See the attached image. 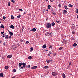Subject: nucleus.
Returning <instances> with one entry per match:
<instances>
[{"label": "nucleus", "mask_w": 78, "mask_h": 78, "mask_svg": "<svg viewBox=\"0 0 78 78\" xmlns=\"http://www.w3.org/2000/svg\"><path fill=\"white\" fill-rule=\"evenodd\" d=\"M51 27V24L50 23H47L46 25V28H50Z\"/></svg>", "instance_id": "f257e3e1"}, {"label": "nucleus", "mask_w": 78, "mask_h": 78, "mask_svg": "<svg viewBox=\"0 0 78 78\" xmlns=\"http://www.w3.org/2000/svg\"><path fill=\"white\" fill-rule=\"evenodd\" d=\"M58 75V73H56L55 72H53L52 73V75L53 76H56Z\"/></svg>", "instance_id": "f03ea898"}, {"label": "nucleus", "mask_w": 78, "mask_h": 78, "mask_svg": "<svg viewBox=\"0 0 78 78\" xmlns=\"http://www.w3.org/2000/svg\"><path fill=\"white\" fill-rule=\"evenodd\" d=\"M12 47L14 50H16V48H17V47H16V45H13Z\"/></svg>", "instance_id": "7ed1b4c3"}, {"label": "nucleus", "mask_w": 78, "mask_h": 78, "mask_svg": "<svg viewBox=\"0 0 78 78\" xmlns=\"http://www.w3.org/2000/svg\"><path fill=\"white\" fill-rule=\"evenodd\" d=\"M9 34L10 35V36H13V35H14V34H13V33L10 31H9Z\"/></svg>", "instance_id": "20e7f679"}, {"label": "nucleus", "mask_w": 78, "mask_h": 78, "mask_svg": "<svg viewBox=\"0 0 78 78\" xmlns=\"http://www.w3.org/2000/svg\"><path fill=\"white\" fill-rule=\"evenodd\" d=\"M12 55H8L7 57V58H11L12 57Z\"/></svg>", "instance_id": "39448f33"}, {"label": "nucleus", "mask_w": 78, "mask_h": 78, "mask_svg": "<svg viewBox=\"0 0 78 78\" xmlns=\"http://www.w3.org/2000/svg\"><path fill=\"white\" fill-rule=\"evenodd\" d=\"M36 31V29L35 28H33V29L30 30V31H33V32Z\"/></svg>", "instance_id": "423d86ee"}, {"label": "nucleus", "mask_w": 78, "mask_h": 78, "mask_svg": "<svg viewBox=\"0 0 78 78\" xmlns=\"http://www.w3.org/2000/svg\"><path fill=\"white\" fill-rule=\"evenodd\" d=\"M22 65L23 66L24 69H25V66H26V63L23 62L22 63Z\"/></svg>", "instance_id": "0eeeda50"}, {"label": "nucleus", "mask_w": 78, "mask_h": 78, "mask_svg": "<svg viewBox=\"0 0 78 78\" xmlns=\"http://www.w3.org/2000/svg\"><path fill=\"white\" fill-rule=\"evenodd\" d=\"M67 10H64L63 11V14H66V13H67Z\"/></svg>", "instance_id": "6e6552de"}, {"label": "nucleus", "mask_w": 78, "mask_h": 78, "mask_svg": "<svg viewBox=\"0 0 78 78\" xmlns=\"http://www.w3.org/2000/svg\"><path fill=\"white\" fill-rule=\"evenodd\" d=\"M10 28H12V29H14V26L12 25H11V26H9Z\"/></svg>", "instance_id": "1a4fd4ad"}, {"label": "nucleus", "mask_w": 78, "mask_h": 78, "mask_svg": "<svg viewBox=\"0 0 78 78\" xmlns=\"http://www.w3.org/2000/svg\"><path fill=\"white\" fill-rule=\"evenodd\" d=\"M46 47H47V45H46V44H45L43 46L42 48H45Z\"/></svg>", "instance_id": "9d476101"}, {"label": "nucleus", "mask_w": 78, "mask_h": 78, "mask_svg": "<svg viewBox=\"0 0 78 78\" xmlns=\"http://www.w3.org/2000/svg\"><path fill=\"white\" fill-rule=\"evenodd\" d=\"M1 28H4V26L3 24H1L0 26Z\"/></svg>", "instance_id": "9b49d317"}, {"label": "nucleus", "mask_w": 78, "mask_h": 78, "mask_svg": "<svg viewBox=\"0 0 78 78\" xmlns=\"http://www.w3.org/2000/svg\"><path fill=\"white\" fill-rule=\"evenodd\" d=\"M22 65V62L20 63L19 64V67H21Z\"/></svg>", "instance_id": "f8f14e48"}, {"label": "nucleus", "mask_w": 78, "mask_h": 78, "mask_svg": "<svg viewBox=\"0 0 78 78\" xmlns=\"http://www.w3.org/2000/svg\"><path fill=\"white\" fill-rule=\"evenodd\" d=\"M8 68H9V67L8 66H6L5 67V69H6V70H8Z\"/></svg>", "instance_id": "ddd939ff"}, {"label": "nucleus", "mask_w": 78, "mask_h": 78, "mask_svg": "<svg viewBox=\"0 0 78 78\" xmlns=\"http://www.w3.org/2000/svg\"><path fill=\"white\" fill-rule=\"evenodd\" d=\"M62 76H63V78H66V75H65V74H64V73H63L62 74Z\"/></svg>", "instance_id": "4468645a"}, {"label": "nucleus", "mask_w": 78, "mask_h": 78, "mask_svg": "<svg viewBox=\"0 0 78 78\" xmlns=\"http://www.w3.org/2000/svg\"><path fill=\"white\" fill-rule=\"evenodd\" d=\"M0 76H1L2 77H3V73H0Z\"/></svg>", "instance_id": "2eb2a0df"}, {"label": "nucleus", "mask_w": 78, "mask_h": 78, "mask_svg": "<svg viewBox=\"0 0 78 78\" xmlns=\"http://www.w3.org/2000/svg\"><path fill=\"white\" fill-rule=\"evenodd\" d=\"M5 38V39H9V37H8V35H6Z\"/></svg>", "instance_id": "dca6fc26"}, {"label": "nucleus", "mask_w": 78, "mask_h": 78, "mask_svg": "<svg viewBox=\"0 0 78 78\" xmlns=\"http://www.w3.org/2000/svg\"><path fill=\"white\" fill-rule=\"evenodd\" d=\"M71 28H75V25L74 24H72V26L71 27Z\"/></svg>", "instance_id": "f3484780"}, {"label": "nucleus", "mask_w": 78, "mask_h": 78, "mask_svg": "<svg viewBox=\"0 0 78 78\" xmlns=\"http://www.w3.org/2000/svg\"><path fill=\"white\" fill-rule=\"evenodd\" d=\"M76 45H77V44L76 43H74L73 44V46H74V47H76Z\"/></svg>", "instance_id": "a211bd4d"}, {"label": "nucleus", "mask_w": 78, "mask_h": 78, "mask_svg": "<svg viewBox=\"0 0 78 78\" xmlns=\"http://www.w3.org/2000/svg\"><path fill=\"white\" fill-rule=\"evenodd\" d=\"M55 25V23L54 22H53L52 23H51V25L52 26H54Z\"/></svg>", "instance_id": "6ab92c4d"}, {"label": "nucleus", "mask_w": 78, "mask_h": 78, "mask_svg": "<svg viewBox=\"0 0 78 78\" xmlns=\"http://www.w3.org/2000/svg\"><path fill=\"white\" fill-rule=\"evenodd\" d=\"M64 7L65 9L66 10L68 9V8H67V7L66 5H65Z\"/></svg>", "instance_id": "aec40b11"}, {"label": "nucleus", "mask_w": 78, "mask_h": 78, "mask_svg": "<svg viewBox=\"0 0 78 78\" xmlns=\"http://www.w3.org/2000/svg\"><path fill=\"white\" fill-rule=\"evenodd\" d=\"M28 59H32V57H31V56H29L28 57Z\"/></svg>", "instance_id": "412c9836"}, {"label": "nucleus", "mask_w": 78, "mask_h": 78, "mask_svg": "<svg viewBox=\"0 0 78 78\" xmlns=\"http://www.w3.org/2000/svg\"><path fill=\"white\" fill-rule=\"evenodd\" d=\"M69 7H72V6H73V5H72L71 4H69Z\"/></svg>", "instance_id": "4be33fe9"}, {"label": "nucleus", "mask_w": 78, "mask_h": 78, "mask_svg": "<svg viewBox=\"0 0 78 78\" xmlns=\"http://www.w3.org/2000/svg\"><path fill=\"white\" fill-rule=\"evenodd\" d=\"M63 48L62 47H61L58 50H62V49Z\"/></svg>", "instance_id": "5701e85b"}, {"label": "nucleus", "mask_w": 78, "mask_h": 78, "mask_svg": "<svg viewBox=\"0 0 78 78\" xmlns=\"http://www.w3.org/2000/svg\"><path fill=\"white\" fill-rule=\"evenodd\" d=\"M11 19H14V16H11Z\"/></svg>", "instance_id": "b1692460"}, {"label": "nucleus", "mask_w": 78, "mask_h": 78, "mask_svg": "<svg viewBox=\"0 0 78 78\" xmlns=\"http://www.w3.org/2000/svg\"><path fill=\"white\" fill-rule=\"evenodd\" d=\"M48 68V66H45L44 67V68L45 69H47V68Z\"/></svg>", "instance_id": "393cba45"}, {"label": "nucleus", "mask_w": 78, "mask_h": 78, "mask_svg": "<svg viewBox=\"0 0 78 78\" xmlns=\"http://www.w3.org/2000/svg\"><path fill=\"white\" fill-rule=\"evenodd\" d=\"M48 9H50V8H51V6H50V5H48Z\"/></svg>", "instance_id": "a878e982"}, {"label": "nucleus", "mask_w": 78, "mask_h": 78, "mask_svg": "<svg viewBox=\"0 0 78 78\" xmlns=\"http://www.w3.org/2000/svg\"><path fill=\"white\" fill-rule=\"evenodd\" d=\"M76 12L77 13V14L78 13V9H77L76 10Z\"/></svg>", "instance_id": "bb28decb"}, {"label": "nucleus", "mask_w": 78, "mask_h": 78, "mask_svg": "<svg viewBox=\"0 0 78 78\" xmlns=\"http://www.w3.org/2000/svg\"><path fill=\"white\" fill-rule=\"evenodd\" d=\"M8 6H11V5H10V2H9L8 4Z\"/></svg>", "instance_id": "cd10ccee"}, {"label": "nucleus", "mask_w": 78, "mask_h": 78, "mask_svg": "<svg viewBox=\"0 0 78 78\" xmlns=\"http://www.w3.org/2000/svg\"><path fill=\"white\" fill-rule=\"evenodd\" d=\"M52 46L51 45H50L49 46V48H51V49H52V48L51 47Z\"/></svg>", "instance_id": "c85d7f7f"}, {"label": "nucleus", "mask_w": 78, "mask_h": 78, "mask_svg": "<svg viewBox=\"0 0 78 78\" xmlns=\"http://www.w3.org/2000/svg\"><path fill=\"white\" fill-rule=\"evenodd\" d=\"M11 2H12L13 3H15V1H14V0H12L11 1Z\"/></svg>", "instance_id": "c756f323"}, {"label": "nucleus", "mask_w": 78, "mask_h": 78, "mask_svg": "<svg viewBox=\"0 0 78 78\" xmlns=\"http://www.w3.org/2000/svg\"><path fill=\"white\" fill-rule=\"evenodd\" d=\"M33 68L34 69H36L37 68V66H35L33 67Z\"/></svg>", "instance_id": "7c9ffc66"}, {"label": "nucleus", "mask_w": 78, "mask_h": 78, "mask_svg": "<svg viewBox=\"0 0 78 78\" xmlns=\"http://www.w3.org/2000/svg\"><path fill=\"white\" fill-rule=\"evenodd\" d=\"M52 13L53 14H54V15H56V12H52Z\"/></svg>", "instance_id": "2f4dec72"}, {"label": "nucleus", "mask_w": 78, "mask_h": 78, "mask_svg": "<svg viewBox=\"0 0 78 78\" xmlns=\"http://www.w3.org/2000/svg\"><path fill=\"white\" fill-rule=\"evenodd\" d=\"M20 17H21V16H20V15L19 16H17V18H20Z\"/></svg>", "instance_id": "473e14b6"}, {"label": "nucleus", "mask_w": 78, "mask_h": 78, "mask_svg": "<svg viewBox=\"0 0 78 78\" xmlns=\"http://www.w3.org/2000/svg\"><path fill=\"white\" fill-rule=\"evenodd\" d=\"M5 36H6V35H5V34H2V37H5Z\"/></svg>", "instance_id": "72a5a7b5"}, {"label": "nucleus", "mask_w": 78, "mask_h": 78, "mask_svg": "<svg viewBox=\"0 0 78 78\" xmlns=\"http://www.w3.org/2000/svg\"><path fill=\"white\" fill-rule=\"evenodd\" d=\"M3 19L4 20H5L6 19V16H3Z\"/></svg>", "instance_id": "f704fd0d"}, {"label": "nucleus", "mask_w": 78, "mask_h": 78, "mask_svg": "<svg viewBox=\"0 0 78 78\" xmlns=\"http://www.w3.org/2000/svg\"><path fill=\"white\" fill-rule=\"evenodd\" d=\"M13 72H16V70L15 69H14L13 70Z\"/></svg>", "instance_id": "c9c22d12"}, {"label": "nucleus", "mask_w": 78, "mask_h": 78, "mask_svg": "<svg viewBox=\"0 0 78 78\" xmlns=\"http://www.w3.org/2000/svg\"><path fill=\"white\" fill-rule=\"evenodd\" d=\"M30 49L31 51H32L33 50V48H31Z\"/></svg>", "instance_id": "e433bc0d"}, {"label": "nucleus", "mask_w": 78, "mask_h": 78, "mask_svg": "<svg viewBox=\"0 0 78 78\" xmlns=\"http://www.w3.org/2000/svg\"><path fill=\"white\" fill-rule=\"evenodd\" d=\"M19 11H23V10H22L21 9H19Z\"/></svg>", "instance_id": "4c0bfd02"}, {"label": "nucleus", "mask_w": 78, "mask_h": 78, "mask_svg": "<svg viewBox=\"0 0 78 78\" xmlns=\"http://www.w3.org/2000/svg\"><path fill=\"white\" fill-rule=\"evenodd\" d=\"M21 68L22 69H23V68H24V67L23 66H21Z\"/></svg>", "instance_id": "58836bf2"}, {"label": "nucleus", "mask_w": 78, "mask_h": 78, "mask_svg": "<svg viewBox=\"0 0 78 78\" xmlns=\"http://www.w3.org/2000/svg\"><path fill=\"white\" fill-rule=\"evenodd\" d=\"M30 67H31V66H30V65H29L27 66V67L28 68H30Z\"/></svg>", "instance_id": "ea45409f"}, {"label": "nucleus", "mask_w": 78, "mask_h": 78, "mask_svg": "<svg viewBox=\"0 0 78 78\" xmlns=\"http://www.w3.org/2000/svg\"><path fill=\"white\" fill-rule=\"evenodd\" d=\"M22 28L23 29H24V28H25V27H24V26H22Z\"/></svg>", "instance_id": "a19ab883"}, {"label": "nucleus", "mask_w": 78, "mask_h": 78, "mask_svg": "<svg viewBox=\"0 0 78 78\" xmlns=\"http://www.w3.org/2000/svg\"><path fill=\"white\" fill-rule=\"evenodd\" d=\"M47 64H48V63H49V62H49V61L48 60V61H47Z\"/></svg>", "instance_id": "79ce46f5"}, {"label": "nucleus", "mask_w": 78, "mask_h": 78, "mask_svg": "<svg viewBox=\"0 0 78 78\" xmlns=\"http://www.w3.org/2000/svg\"><path fill=\"white\" fill-rule=\"evenodd\" d=\"M72 34H75V32L73 31L72 32Z\"/></svg>", "instance_id": "37998d69"}, {"label": "nucleus", "mask_w": 78, "mask_h": 78, "mask_svg": "<svg viewBox=\"0 0 78 78\" xmlns=\"http://www.w3.org/2000/svg\"><path fill=\"white\" fill-rule=\"evenodd\" d=\"M9 39H11V36L10 35V36H9Z\"/></svg>", "instance_id": "c03bdc74"}, {"label": "nucleus", "mask_w": 78, "mask_h": 78, "mask_svg": "<svg viewBox=\"0 0 78 78\" xmlns=\"http://www.w3.org/2000/svg\"><path fill=\"white\" fill-rule=\"evenodd\" d=\"M29 43V42L28 41H26V44H28Z\"/></svg>", "instance_id": "a18cd8bd"}, {"label": "nucleus", "mask_w": 78, "mask_h": 78, "mask_svg": "<svg viewBox=\"0 0 78 78\" xmlns=\"http://www.w3.org/2000/svg\"><path fill=\"white\" fill-rule=\"evenodd\" d=\"M50 2H53V0H50Z\"/></svg>", "instance_id": "49530a36"}, {"label": "nucleus", "mask_w": 78, "mask_h": 78, "mask_svg": "<svg viewBox=\"0 0 78 78\" xmlns=\"http://www.w3.org/2000/svg\"><path fill=\"white\" fill-rule=\"evenodd\" d=\"M20 42H23V41L22 40H21L20 41Z\"/></svg>", "instance_id": "de8ad7c7"}, {"label": "nucleus", "mask_w": 78, "mask_h": 78, "mask_svg": "<svg viewBox=\"0 0 78 78\" xmlns=\"http://www.w3.org/2000/svg\"><path fill=\"white\" fill-rule=\"evenodd\" d=\"M56 22H57V23H59V21H56Z\"/></svg>", "instance_id": "09e8293b"}, {"label": "nucleus", "mask_w": 78, "mask_h": 78, "mask_svg": "<svg viewBox=\"0 0 78 78\" xmlns=\"http://www.w3.org/2000/svg\"><path fill=\"white\" fill-rule=\"evenodd\" d=\"M49 54H51V53H51V51H49Z\"/></svg>", "instance_id": "8fccbe9b"}, {"label": "nucleus", "mask_w": 78, "mask_h": 78, "mask_svg": "<svg viewBox=\"0 0 78 78\" xmlns=\"http://www.w3.org/2000/svg\"><path fill=\"white\" fill-rule=\"evenodd\" d=\"M1 34H3L4 33V32H1Z\"/></svg>", "instance_id": "3c124183"}, {"label": "nucleus", "mask_w": 78, "mask_h": 78, "mask_svg": "<svg viewBox=\"0 0 78 78\" xmlns=\"http://www.w3.org/2000/svg\"><path fill=\"white\" fill-rule=\"evenodd\" d=\"M48 61L49 62H50V61H51V62L53 61L51 60H49Z\"/></svg>", "instance_id": "603ef678"}, {"label": "nucleus", "mask_w": 78, "mask_h": 78, "mask_svg": "<svg viewBox=\"0 0 78 78\" xmlns=\"http://www.w3.org/2000/svg\"><path fill=\"white\" fill-rule=\"evenodd\" d=\"M51 33H50L49 34L50 36H51Z\"/></svg>", "instance_id": "864d4df0"}, {"label": "nucleus", "mask_w": 78, "mask_h": 78, "mask_svg": "<svg viewBox=\"0 0 78 78\" xmlns=\"http://www.w3.org/2000/svg\"><path fill=\"white\" fill-rule=\"evenodd\" d=\"M54 56H56V54H53Z\"/></svg>", "instance_id": "5fc2aeb1"}, {"label": "nucleus", "mask_w": 78, "mask_h": 78, "mask_svg": "<svg viewBox=\"0 0 78 78\" xmlns=\"http://www.w3.org/2000/svg\"><path fill=\"white\" fill-rule=\"evenodd\" d=\"M61 6V5L60 4H59V5H58V6H59V7H60V6Z\"/></svg>", "instance_id": "6e6d98bb"}, {"label": "nucleus", "mask_w": 78, "mask_h": 78, "mask_svg": "<svg viewBox=\"0 0 78 78\" xmlns=\"http://www.w3.org/2000/svg\"><path fill=\"white\" fill-rule=\"evenodd\" d=\"M3 45H5V43H4L3 44Z\"/></svg>", "instance_id": "4d7b16f0"}, {"label": "nucleus", "mask_w": 78, "mask_h": 78, "mask_svg": "<svg viewBox=\"0 0 78 78\" xmlns=\"http://www.w3.org/2000/svg\"><path fill=\"white\" fill-rule=\"evenodd\" d=\"M34 69L33 68V67H31V69Z\"/></svg>", "instance_id": "13d9d810"}, {"label": "nucleus", "mask_w": 78, "mask_h": 78, "mask_svg": "<svg viewBox=\"0 0 78 78\" xmlns=\"http://www.w3.org/2000/svg\"><path fill=\"white\" fill-rule=\"evenodd\" d=\"M48 56H50V54H48Z\"/></svg>", "instance_id": "bf43d9fd"}, {"label": "nucleus", "mask_w": 78, "mask_h": 78, "mask_svg": "<svg viewBox=\"0 0 78 78\" xmlns=\"http://www.w3.org/2000/svg\"><path fill=\"white\" fill-rule=\"evenodd\" d=\"M69 65H71V63H70V62L69 63Z\"/></svg>", "instance_id": "052dcab7"}, {"label": "nucleus", "mask_w": 78, "mask_h": 78, "mask_svg": "<svg viewBox=\"0 0 78 78\" xmlns=\"http://www.w3.org/2000/svg\"><path fill=\"white\" fill-rule=\"evenodd\" d=\"M23 14H26V13L25 12H24Z\"/></svg>", "instance_id": "680f3d73"}, {"label": "nucleus", "mask_w": 78, "mask_h": 78, "mask_svg": "<svg viewBox=\"0 0 78 78\" xmlns=\"http://www.w3.org/2000/svg\"><path fill=\"white\" fill-rule=\"evenodd\" d=\"M48 18L46 19V20H48Z\"/></svg>", "instance_id": "e2e57ef3"}, {"label": "nucleus", "mask_w": 78, "mask_h": 78, "mask_svg": "<svg viewBox=\"0 0 78 78\" xmlns=\"http://www.w3.org/2000/svg\"><path fill=\"white\" fill-rule=\"evenodd\" d=\"M47 34H49V32H47Z\"/></svg>", "instance_id": "0e129e2a"}, {"label": "nucleus", "mask_w": 78, "mask_h": 78, "mask_svg": "<svg viewBox=\"0 0 78 78\" xmlns=\"http://www.w3.org/2000/svg\"><path fill=\"white\" fill-rule=\"evenodd\" d=\"M2 42V41H0V44H1V43Z\"/></svg>", "instance_id": "69168bd1"}, {"label": "nucleus", "mask_w": 78, "mask_h": 78, "mask_svg": "<svg viewBox=\"0 0 78 78\" xmlns=\"http://www.w3.org/2000/svg\"><path fill=\"white\" fill-rule=\"evenodd\" d=\"M77 19H78V15H77Z\"/></svg>", "instance_id": "338daca9"}, {"label": "nucleus", "mask_w": 78, "mask_h": 78, "mask_svg": "<svg viewBox=\"0 0 78 78\" xmlns=\"http://www.w3.org/2000/svg\"><path fill=\"white\" fill-rule=\"evenodd\" d=\"M45 11H48V10H47V9H46V10H45Z\"/></svg>", "instance_id": "774afa93"}]
</instances>
